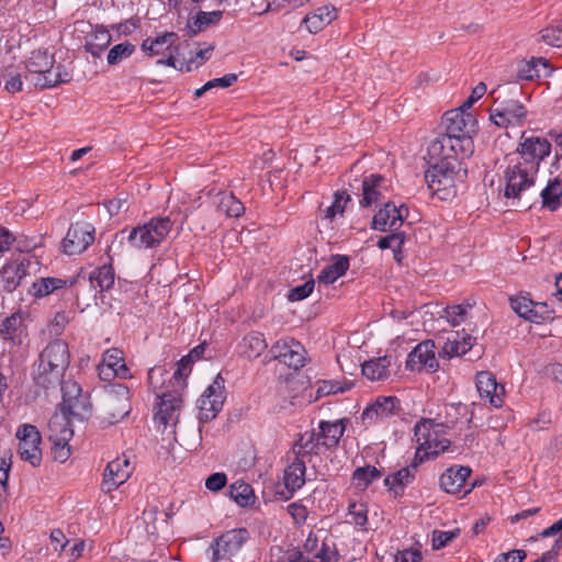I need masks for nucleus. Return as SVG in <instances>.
Returning a JSON list of instances; mask_svg holds the SVG:
<instances>
[{
  "label": "nucleus",
  "mask_w": 562,
  "mask_h": 562,
  "mask_svg": "<svg viewBox=\"0 0 562 562\" xmlns=\"http://www.w3.org/2000/svg\"><path fill=\"white\" fill-rule=\"evenodd\" d=\"M382 475L374 465H364L353 471L352 479L357 482V486L367 488L374 480Z\"/></svg>",
  "instance_id": "43"
},
{
  "label": "nucleus",
  "mask_w": 562,
  "mask_h": 562,
  "mask_svg": "<svg viewBox=\"0 0 562 562\" xmlns=\"http://www.w3.org/2000/svg\"><path fill=\"white\" fill-rule=\"evenodd\" d=\"M385 182V178L381 175L371 173L363 177L361 199L359 200L360 207H371L373 204L380 203L384 198Z\"/></svg>",
  "instance_id": "20"
},
{
  "label": "nucleus",
  "mask_w": 562,
  "mask_h": 562,
  "mask_svg": "<svg viewBox=\"0 0 562 562\" xmlns=\"http://www.w3.org/2000/svg\"><path fill=\"white\" fill-rule=\"evenodd\" d=\"M178 35L175 32H165L155 38L147 37L142 42V50L149 57L165 55L170 50L172 44L177 41Z\"/></svg>",
  "instance_id": "26"
},
{
  "label": "nucleus",
  "mask_w": 562,
  "mask_h": 562,
  "mask_svg": "<svg viewBox=\"0 0 562 562\" xmlns=\"http://www.w3.org/2000/svg\"><path fill=\"white\" fill-rule=\"evenodd\" d=\"M132 473V467L128 458L123 454L110 461L104 470L101 490L110 493L125 483Z\"/></svg>",
  "instance_id": "15"
},
{
  "label": "nucleus",
  "mask_w": 562,
  "mask_h": 562,
  "mask_svg": "<svg viewBox=\"0 0 562 562\" xmlns=\"http://www.w3.org/2000/svg\"><path fill=\"white\" fill-rule=\"evenodd\" d=\"M227 483V476L223 472L212 473L205 481V487L212 492L221 491Z\"/></svg>",
  "instance_id": "61"
},
{
  "label": "nucleus",
  "mask_w": 562,
  "mask_h": 562,
  "mask_svg": "<svg viewBox=\"0 0 562 562\" xmlns=\"http://www.w3.org/2000/svg\"><path fill=\"white\" fill-rule=\"evenodd\" d=\"M49 440L53 443L54 459L65 462L70 457L69 440L74 436V430L68 427L67 423H60L58 416L49 422Z\"/></svg>",
  "instance_id": "14"
},
{
  "label": "nucleus",
  "mask_w": 562,
  "mask_h": 562,
  "mask_svg": "<svg viewBox=\"0 0 562 562\" xmlns=\"http://www.w3.org/2000/svg\"><path fill=\"white\" fill-rule=\"evenodd\" d=\"M472 307H473V304H471L469 302H464V303H461V304H458V305L447 306L443 310V313H445V315L447 317V321L452 326H458L462 322L465 321L468 311L470 308H472Z\"/></svg>",
  "instance_id": "46"
},
{
  "label": "nucleus",
  "mask_w": 562,
  "mask_h": 562,
  "mask_svg": "<svg viewBox=\"0 0 562 562\" xmlns=\"http://www.w3.org/2000/svg\"><path fill=\"white\" fill-rule=\"evenodd\" d=\"M225 398V380L218 373L198 400L199 423L205 424L214 419L222 411Z\"/></svg>",
  "instance_id": "7"
},
{
  "label": "nucleus",
  "mask_w": 562,
  "mask_h": 562,
  "mask_svg": "<svg viewBox=\"0 0 562 562\" xmlns=\"http://www.w3.org/2000/svg\"><path fill=\"white\" fill-rule=\"evenodd\" d=\"M441 124L445 135L456 138L461 149L470 150L473 145L472 135L476 132V120L470 112L462 109H453L445 112Z\"/></svg>",
  "instance_id": "6"
},
{
  "label": "nucleus",
  "mask_w": 562,
  "mask_h": 562,
  "mask_svg": "<svg viewBox=\"0 0 562 562\" xmlns=\"http://www.w3.org/2000/svg\"><path fill=\"white\" fill-rule=\"evenodd\" d=\"M249 539V531L246 528L232 529L216 539V546L223 548L231 558L235 555Z\"/></svg>",
  "instance_id": "25"
},
{
  "label": "nucleus",
  "mask_w": 562,
  "mask_h": 562,
  "mask_svg": "<svg viewBox=\"0 0 562 562\" xmlns=\"http://www.w3.org/2000/svg\"><path fill=\"white\" fill-rule=\"evenodd\" d=\"M543 69V76H549L551 74V68L549 65V60L543 57H531L529 60H518L513 65L510 79L514 81L521 80H535L541 77V69Z\"/></svg>",
  "instance_id": "19"
},
{
  "label": "nucleus",
  "mask_w": 562,
  "mask_h": 562,
  "mask_svg": "<svg viewBox=\"0 0 562 562\" xmlns=\"http://www.w3.org/2000/svg\"><path fill=\"white\" fill-rule=\"evenodd\" d=\"M350 389V384L341 385L338 381H323L322 385L318 386L316 391V398H319L325 395L344 393L346 390Z\"/></svg>",
  "instance_id": "56"
},
{
  "label": "nucleus",
  "mask_w": 562,
  "mask_h": 562,
  "mask_svg": "<svg viewBox=\"0 0 562 562\" xmlns=\"http://www.w3.org/2000/svg\"><path fill=\"white\" fill-rule=\"evenodd\" d=\"M218 210L229 217H239L244 214L245 206L233 193H222Z\"/></svg>",
  "instance_id": "42"
},
{
  "label": "nucleus",
  "mask_w": 562,
  "mask_h": 562,
  "mask_svg": "<svg viewBox=\"0 0 562 562\" xmlns=\"http://www.w3.org/2000/svg\"><path fill=\"white\" fill-rule=\"evenodd\" d=\"M139 27V19H130L124 22L111 25L120 35H131Z\"/></svg>",
  "instance_id": "63"
},
{
  "label": "nucleus",
  "mask_w": 562,
  "mask_h": 562,
  "mask_svg": "<svg viewBox=\"0 0 562 562\" xmlns=\"http://www.w3.org/2000/svg\"><path fill=\"white\" fill-rule=\"evenodd\" d=\"M391 366V358L389 356H383L379 358H374L368 361H364L361 366L362 374L371 380L379 381L384 380L389 376V368Z\"/></svg>",
  "instance_id": "32"
},
{
  "label": "nucleus",
  "mask_w": 562,
  "mask_h": 562,
  "mask_svg": "<svg viewBox=\"0 0 562 562\" xmlns=\"http://www.w3.org/2000/svg\"><path fill=\"white\" fill-rule=\"evenodd\" d=\"M114 281L115 272L111 263L98 267L89 274V282L91 288L98 290L101 293L110 290L113 286Z\"/></svg>",
  "instance_id": "33"
},
{
  "label": "nucleus",
  "mask_w": 562,
  "mask_h": 562,
  "mask_svg": "<svg viewBox=\"0 0 562 562\" xmlns=\"http://www.w3.org/2000/svg\"><path fill=\"white\" fill-rule=\"evenodd\" d=\"M350 201V195L346 191H337L334 194L331 205L327 206L324 211V217L333 220L338 213L345 211V205Z\"/></svg>",
  "instance_id": "47"
},
{
  "label": "nucleus",
  "mask_w": 562,
  "mask_h": 562,
  "mask_svg": "<svg viewBox=\"0 0 562 562\" xmlns=\"http://www.w3.org/2000/svg\"><path fill=\"white\" fill-rule=\"evenodd\" d=\"M268 345L262 333L251 331L243 338L240 344L241 353L248 359L258 358Z\"/></svg>",
  "instance_id": "35"
},
{
  "label": "nucleus",
  "mask_w": 562,
  "mask_h": 562,
  "mask_svg": "<svg viewBox=\"0 0 562 562\" xmlns=\"http://www.w3.org/2000/svg\"><path fill=\"white\" fill-rule=\"evenodd\" d=\"M70 363L68 344L63 339L50 341L40 353L33 381L44 390L56 387L61 382Z\"/></svg>",
  "instance_id": "3"
},
{
  "label": "nucleus",
  "mask_w": 562,
  "mask_h": 562,
  "mask_svg": "<svg viewBox=\"0 0 562 562\" xmlns=\"http://www.w3.org/2000/svg\"><path fill=\"white\" fill-rule=\"evenodd\" d=\"M541 38L550 46H562V22L558 25L547 26L541 31Z\"/></svg>",
  "instance_id": "51"
},
{
  "label": "nucleus",
  "mask_w": 562,
  "mask_h": 562,
  "mask_svg": "<svg viewBox=\"0 0 562 562\" xmlns=\"http://www.w3.org/2000/svg\"><path fill=\"white\" fill-rule=\"evenodd\" d=\"M349 269V257L345 255H335L331 257V263L326 266L317 276V281L324 284H331L338 278L346 274Z\"/></svg>",
  "instance_id": "29"
},
{
  "label": "nucleus",
  "mask_w": 562,
  "mask_h": 562,
  "mask_svg": "<svg viewBox=\"0 0 562 562\" xmlns=\"http://www.w3.org/2000/svg\"><path fill=\"white\" fill-rule=\"evenodd\" d=\"M429 457H432V453H430L426 448H423L422 445H418L415 456L407 467L417 473L418 467Z\"/></svg>",
  "instance_id": "64"
},
{
  "label": "nucleus",
  "mask_w": 562,
  "mask_h": 562,
  "mask_svg": "<svg viewBox=\"0 0 562 562\" xmlns=\"http://www.w3.org/2000/svg\"><path fill=\"white\" fill-rule=\"evenodd\" d=\"M19 442V456L23 461L33 467H38L42 462V450L40 448L42 438L34 425L24 424L16 431Z\"/></svg>",
  "instance_id": "9"
},
{
  "label": "nucleus",
  "mask_w": 562,
  "mask_h": 562,
  "mask_svg": "<svg viewBox=\"0 0 562 562\" xmlns=\"http://www.w3.org/2000/svg\"><path fill=\"white\" fill-rule=\"evenodd\" d=\"M476 389L481 398L488 401L495 407H502L505 397V386L498 383L495 375L490 371L476 373Z\"/></svg>",
  "instance_id": "16"
},
{
  "label": "nucleus",
  "mask_w": 562,
  "mask_h": 562,
  "mask_svg": "<svg viewBox=\"0 0 562 562\" xmlns=\"http://www.w3.org/2000/svg\"><path fill=\"white\" fill-rule=\"evenodd\" d=\"M408 215V209L402 204L396 206L387 201L383 204L371 221V228L379 232L397 231Z\"/></svg>",
  "instance_id": "11"
},
{
  "label": "nucleus",
  "mask_w": 562,
  "mask_h": 562,
  "mask_svg": "<svg viewBox=\"0 0 562 562\" xmlns=\"http://www.w3.org/2000/svg\"><path fill=\"white\" fill-rule=\"evenodd\" d=\"M405 368L409 371L427 370L428 372H436L439 363L436 358V346L430 339L419 342L408 353Z\"/></svg>",
  "instance_id": "12"
},
{
  "label": "nucleus",
  "mask_w": 562,
  "mask_h": 562,
  "mask_svg": "<svg viewBox=\"0 0 562 562\" xmlns=\"http://www.w3.org/2000/svg\"><path fill=\"white\" fill-rule=\"evenodd\" d=\"M67 281L59 278H40L33 282L29 292L36 299L45 297L54 291L65 288Z\"/></svg>",
  "instance_id": "38"
},
{
  "label": "nucleus",
  "mask_w": 562,
  "mask_h": 562,
  "mask_svg": "<svg viewBox=\"0 0 562 562\" xmlns=\"http://www.w3.org/2000/svg\"><path fill=\"white\" fill-rule=\"evenodd\" d=\"M223 18V11H199L195 16L188 20L187 29L190 37L196 36L207 27L216 25Z\"/></svg>",
  "instance_id": "28"
},
{
  "label": "nucleus",
  "mask_w": 562,
  "mask_h": 562,
  "mask_svg": "<svg viewBox=\"0 0 562 562\" xmlns=\"http://www.w3.org/2000/svg\"><path fill=\"white\" fill-rule=\"evenodd\" d=\"M392 234H389L386 236H383L378 241V247L382 250L391 248H402L404 241H405V233L404 232H397L392 231Z\"/></svg>",
  "instance_id": "53"
},
{
  "label": "nucleus",
  "mask_w": 562,
  "mask_h": 562,
  "mask_svg": "<svg viewBox=\"0 0 562 562\" xmlns=\"http://www.w3.org/2000/svg\"><path fill=\"white\" fill-rule=\"evenodd\" d=\"M460 535V529L456 528L454 530L442 531V530H434L432 532V548L435 550L442 549L449 542H451L454 538Z\"/></svg>",
  "instance_id": "55"
},
{
  "label": "nucleus",
  "mask_w": 562,
  "mask_h": 562,
  "mask_svg": "<svg viewBox=\"0 0 562 562\" xmlns=\"http://www.w3.org/2000/svg\"><path fill=\"white\" fill-rule=\"evenodd\" d=\"M109 406L111 409L120 406V409L116 413H110L111 423H116L128 415L131 407L128 404L127 386L123 384L116 385L115 395H111Z\"/></svg>",
  "instance_id": "36"
},
{
  "label": "nucleus",
  "mask_w": 562,
  "mask_h": 562,
  "mask_svg": "<svg viewBox=\"0 0 562 562\" xmlns=\"http://www.w3.org/2000/svg\"><path fill=\"white\" fill-rule=\"evenodd\" d=\"M0 282L3 290L8 293L13 292L21 284L16 278V270H13L8 263L0 271Z\"/></svg>",
  "instance_id": "49"
},
{
  "label": "nucleus",
  "mask_w": 562,
  "mask_h": 562,
  "mask_svg": "<svg viewBox=\"0 0 562 562\" xmlns=\"http://www.w3.org/2000/svg\"><path fill=\"white\" fill-rule=\"evenodd\" d=\"M400 411L401 402L396 396H379L364 408L361 418L364 423L373 424L398 415Z\"/></svg>",
  "instance_id": "17"
},
{
  "label": "nucleus",
  "mask_w": 562,
  "mask_h": 562,
  "mask_svg": "<svg viewBox=\"0 0 562 562\" xmlns=\"http://www.w3.org/2000/svg\"><path fill=\"white\" fill-rule=\"evenodd\" d=\"M510 307L519 317L527 321V317L531 313V308L535 307V302L526 296L512 297Z\"/></svg>",
  "instance_id": "54"
},
{
  "label": "nucleus",
  "mask_w": 562,
  "mask_h": 562,
  "mask_svg": "<svg viewBox=\"0 0 562 562\" xmlns=\"http://www.w3.org/2000/svg\"><path fill=\"white\" fill-rule=\"evenodd\" d=\"M135 49V45L130 42L116 44L109 50L106 61L110 66L117 65L123 59H126L130 56H132Z\"/></svg>",
  "instance_id": "44"
},
{
  "label": "nucleus",
  "mask_w": 562,
  "mask_h": 562,
  "mask_svg": "<svg viewBox=\"0 0 562 562\" xmlns=\"http://www.w3.org/2000/svg\"><path fill=\"white\" fill-rule=\"evenodd\" d=\"M229 495L241 507L249 506L255 501L251 485L243 481H237L229 486Z\"/></svg>",
  "instance_id": "40"
},
{
  "label": "nucleus",
  "mask_w": 562,
  "mask_h": 562,
  "mask_svg": "<svg viewBox=\"0 0 562 562\" xmlns=\"http://www.w3.org/2000/svg\"><path fill=\"white\" fill-rule=\"evenodd\" d=\"M94 227L87 222H77L68 228L63 240V248L67 255H79L94 241Z\"/></svg>",
  "instance_id": "10"
},
{
  "label": "nucleus",
  "mask_w": 562,
  "mask_h": 562,
  "mask_svg": "<svg viewBox=\"0 0 562 562\" xmlns=\"http://www.w3.org/2000/svg\"><path fill=\"white\" fill-rule=\"evenodd\" d=\"M111 373L122 379L128 376V369L125 364L123 352L117 348L109 349L103 355V364L100 369L102 379H106Z\"/></svg>",
  "instance_id": "24"
},
{
  "label": "nucleus",
  "mask_w": 562,
  "mask_h": 562,
  "mask_svg": "<svg viewBox=\"0 0 562 562\" xmlns=\"http://www.w3.org/2000/svg\"><path fill=\"white\" fill-rule=\"evenodd\" d=\"M168 217H153L149 222L133 227L127 235L128 245L137 250L153 249L161 245L172 228Z\"/></svg>",
  "instance_id": "4"
},
{
  "label": "nucleus",
  "mask_w": 562,
  "mask_h": 562,
  "mask_svg": "<svg viewBox=\"0 0 562 562\" xmlns=\"http://www.w3.org/2000/svg\"><path fill=\"white\" fill-rule=\"evenodd\" d=\"M415 476L416 472L406 465L387 475L384 479V485L393 492L395 497H402L404 495L405 487L415 480Z\"/></svg>",
  "instance_id": "31"
},
{
  "label": "nucleus",
  "mask_w": 562,
  "mask_h": 562,
  "mask_svg": "<svg viewBox=\"0 0 562 562\" xmlns=\"http://www.w3.org/2000/svg\"><path fill=\"white\" fill-rule=\"evenodd\" d=\"M71 80V75L66 70L63 65H57L52 68L48 77H44L43 79L38 78L36 82V87L41 89H49L54 88L61 83H67Z\"/></svg>",
  "instance_id": "41"
},
{
  "label": "nucleus",
  "mask_w": 562,
  "mask_h": 562,
  "mask_svg": "<svg viewBox=\"0 0 562 562\" xmlns=\"http://www.w3.org/2000/svg\"><path fill=\"white\" fill-rule=\"evenodd\" d=\"M192 363L193 362L190 360V357H187V356L182 357L177 362V369L173 372L172 378L176 380V382L178 384L181 385V387L184 384V378H187L190 374V372H191Z\"/></svg>",
  "instance_id": "58"
},
{
  "label": "nucleus",
  "mask_w": 562,
  "mask_h": 562,
  "mask_svg": "<svg viewBox=\"0 0 562 562\" xmlns=\"http://www.w3.org/2000/svg\"><path fill=\"white\" fill-rule=\"evenodd\" d=\"M491 112V121L498 127L522 126L528 111L526 106L514 99L496 98Z\"/></svg>",
  "instance_id": "8"
},
{
  "label": "nucleus",
  "mask_w": 562,
  "mask_h": 562,
  "mask_svg": "<svg viewBox=\"0 0 562 562\" xmlns=\"http://www.w3.org/2000/svg\"><path fill=\"white\" fill-rule=\"evenodd\" d=\"M337 18V11L334 7H321L315 12L306 14L302 23L305 24L310 33L322 31L327 24Z\"/></svg>",
  "instance_id": "27"
},
{
  "label": "nucleus",
  "mask_w": 562,
  "mask_h": 562,
  "mask_svg": "<svg viewBox=\"0 0 562 562\" xmlns=\"http://www.w3.org/2000/svg\"><path fill=\"white\" fill-rule=\"evenodd\" d=\"M542 206L550 211H555L561 205L562 186L561 180L555 178L549 181L547 187L540 192Z\"/></svg>",
  "instance_id": "39"
},
{
  "label": "nucleus",
  "mask_w": 562,
  "mask_h": 562,
  "mask_svg": "<svg viewBox=\"0 0 562 562\" xmlns=\"http://www.w3.org/2000/svg\"><path fill=\"white\" fill-rule=\"evenodd\" d=\"M550 318L549 312L547 311L546 303L535 302V307L531 308V313L527 317L528 322L540 324Z\"/></svg>",
  "instance_id": "60"
},
{
  "label": "nucleus",
  "mask_w": 562,
  "mask_h": 562,
  "mask_svg": "<svg viewBox=\"0 0 562 562\" xmlns=\"http://www.w3.org/2000/svg\"><path fill=\"white\" fill-rule=\"evenodd\" d=\"M322 446L319 438L314 431H306L299 435V439L295 441V447L300 449H307L314 454H318V448Z\"/></svg>",
  "instance_id": "50"
},
{
  "label": "nucleus",
  "mask_w": 562,
  "mask_h": 562,
  "mask_svg": "<svg viewBox=\"0 0 562 562\" xmlns=\"http://www.w3.org/2000/svg\"><path fill=\"white\" fill-rule=\"evenodd\" d=\"M54 65L55 57L53 54H48L47 49L33 50L25 60L26 80H30L36 87L38 78L48 77Z\"/></svg>",
  "instance_id": "18"
},
{
  "label": "nucleus",
  "mask_w": 562,
  "mask_h": 562,
  "mask_svg": "<svg viewBox=\"0 0 562 562\" xmlns=\"http://www.w3.org/2000/svg\"><path fill=\"white\" fill-rule=\"evenodd\" d=\"M526 557H527V553L525 550L514 549L508 552L498 554L494 559V562H524Z\"/></svg>",
  "instance_id": "62"
},
{
  "label": "nucleus",
  "mask_w": 562,
  "mask_h": 562,
  "mask_svg": "<svg viewBox=\"0 0 562 562\" xmlns=\"http://www.w3.org/2000/svg\"><path fill=\"white\" fill-rule=\"evenodd\" d=\"M180 406L181 400L178 395L172 393H162L155 418L160 424L167 425Z\"/></svg>",
  "instance_id": "34"
},
{
  "label": "nucleus",
  "mask_w": 562,
  "mask_h": 562,
  "mask_svg": "<svg viewBox=\"0 0 562 562\" xmlns=\"http://www.w3.org/2000/svg\"><path fill=\"white\" fill-rule=\"evenodd\" d=\"M305 460L293 459L284 470L283 485H277L276 494L281 499H290L305 484Z\"/></svg>",
  "instance_id": "13"
},
{
  "label": "nucleus",
  "mask_w": 562,
  "mask_h": 562,
  "mask_svg": "<svg viewBox=\"0 0 562 562\" xmlns=\"http://www.w3.org/2000/svg\"><path fill=\"white\" fill-rule=\"evenodd\" d=\"M348 514L356 526L366 528L368 524V506L366 503L351 502L348 506Z\"/></svg>",
  "instance_id": "48"
},
{
  "label": "nucleus",
  "mask_w": 562,
  "mask_h": 562,
  "mask_svg": "<svg viewBox=\"0 0 562 562\" xmlns=\"http://www.w3.org/2000/svg\"><path fill=\"white\" fill-rule=\"evenodd\" d=\"M551 148L546 137L528 135L526 131L521 133L518 147L508 156L509 162L504 172V196L510 206L527 211L537 202V193L533 192L536 176Z\"/></svg>",
  "instance_id": "1"
},
{
  "label": "nucleus",
  "mask_w": 562,
  "mask_h": 562,
  "mask_svg": "<svg viewBox=\"0 0 562 562\" xmlns=\"http://www.w3.org/2000/svg\"><path fill=\"white\" fill-rule=\"evenodd\" d=\"M349 423V419L342 418L336 422H327L322 420L318 424V434L317 437L321 440L322 447L326 449L336 448L339 443L340 438L344 436L346 430V425Z\"/></svg>",
  "instance_id": "22"
},
{
  "label": "nucleus",
  "mask_w": 562,
  "mask_h": 562,
  "mask_svg": "<svg viewBox=\"0 0 562 562\" xmlns=\"http://www.w3.org/2000/svg\"><path fill=\"white\" fill-rule=\"evenodd\" d=\"M305 349L300 341H292V348L284 359L283 363L289 368L299 370L305 366Z\"/></svg>",
  "instance_id": "45"
},
{
  "label": "nucleus",
  "mask_w": 562,
  "mask_h": 562,
  "mask_svg": "<svg viewBox=\"0 0 562 562\" xmlns=\"http://www.w3.org/2000/svg\"><path fill=\"white\" fill-rule=\"evenodd\" d=\"M61 417H58L60 423H67L70 427L72 419L83 422L91 416L92 404L88 393L71 400L69 403L60 404Z\"/></svg>",
  "instance_id": "21"
},
{
  "label": "nucleus",
  "mask_w": 562,
  "mask_h": 562,
  "mask_svg": "<svg viewBox=\"0 0 562 562\" xmlns=\"http://www.w3.org/2000/svg\"><path fill=\"white\" fill-rule=\"evenodd\" d=\"M292 341L296 340L293 338H288L277 341L270 349V352L272 353L273 358L278 359L280 362L283 363L284 359L286 358L288 353L292 348Z\"/></svg>",
  "instance_id": "59"
},
{
  "label": "nucleus",
  "mask_w": 562,
  "mask_h": 562,
  "mask_svg": "<svg viewBox=\"0 0 562 562\" xmlns=\"http://www.w3.org/2000/svg\"><path fill=\"white\" fill-rule=\"evenodd\" d=\"M454 142L456 138L441 134L428 147L432 165L425 172V180L435 192H440L453 182V176L460 166Z\"/></svg>",
  "instance_id": "2"
},
{
  "label": "nucleus",
  "mask_w": 562,
  "mask_h": 562,
  "mask_svg": "<svg viewBox=\"0 0 562 562\" xmlns=\"http://www.w3.org/2000/svg\"><path fill=\"white\" fill-rule=\"evenodd\" d=\"M314 285H315V282L313 279H311L301 285L292 288L288 294L289 301L294 302V301H302V300L306 299L312 293Z\"/></svg>",
  "instance_id": "57"
},
{
  "label": "nucleus",
  "mask_w": 562,
  "mask_h": 562,
  "mask_svg": "<svg viewBox=\"0 0 562 562\" xmlns=\"http://www.w3.org/2000/svg\"><path fill=\"white\" fill-rule=\"evenodd\" d=\"M23 331L22 317L18 314L7 317L0 325L1 337L12 344H21Z\"/></svg>",
  "instance_id": "37"
},
{
  "label": "nucleus",
  "mask_w": 562,
  "mask_h": 562,
  "mask_svg": "<svg viewBox=\"0 0 562 562\" xmlns=\"http://www.w3.org/2000/svg\"><path fill=\"white\" fill-rule=\"evenodd\" d=\"M59 385L63 393L61 404L69 403L71 400H75L85 394L81 390V386L72 380L64 381L61 379Z\"/></svg>",
  "instance_id": "52"
},
{
  "label": "nucleus",
  "mask_w": 562,
  "mask_h": 562,
  "mask_svg": "<svg viewBox=\"0 0 562 562\" xmlns=\"http://www.w3.org/2000/svg\"><path fill=\"white\" fill-rule=\"evenodd\" d=\"M112 36L103 25H95L93 32L87 36L85 49L93 57H100L111 44Z\"/></svg>",
  "instance_id": "30"
},
{
  "label": "nucleus",
  "mask_w": 562,
  "mask_h": 562,
  "mask_svg": "<svg viewBox=\"0 0 562 562\" xmlns=\"http://www.w3.org/2000/svg\"><path fill=\"white\" fill-rule=\"evenodd\" d=\"M454 422L436 423L431 418H422L414 427V437L418 445L426 448L432 457L445 452L451 445L450 440L443 438L445 428H452Z\"/></svg>",
  "instance_id": "5"
},
{
  "label": "nucleus",
  "mask_w": 562,
  "mask_h": 562,
  "mask_svg": "<svg viewBox=\"0 0 562 562\" xmlns=\"http://www.w3.org/2000/svg\"><path fill=\"white\" fill-rule=\"evenodd\" d=\"M471 473L472 470L469 467H451L440 475L439 485L446 493L456 494L464 486Z\"/></svg>",
  "instance_id": "23"
}]
</instances>
